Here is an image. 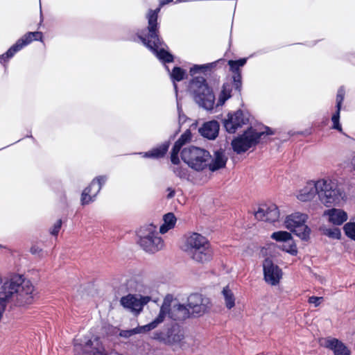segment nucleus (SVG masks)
Returning a JSON list of instances; mask_svg holds the SVG:
<instances>
[{
  "label": "nucleus",
  "mask_w": 355,
  "mask_h": 355,
  "mask_svg": "<svg viewBox=\"0 0 355 355\" xmlns=\"http://www.w3.org/2000/svg\"><path fill=\"white\" fill-rule=\"evenodd\" d=\"M324 347L332 350L334 355H350L347 347L337 338H329L325 340Z\"/></svg>",
  "instance_id": "obj_22"
},
{
  "label": "nucleus",
  "mask_w": 355,
  "mask_h": 355,
  "mask_svg": "<svg viewBox=\"0 0 355 355\" xmlns=\"http://www.w3.org/2000/svg\"><path fill=\"white\" fill-rule=\"evenodd\" d=\"M187 120V117L184 113L178 114V122L180 125L184 123Z\"/></svg>",
  "instance_id": "obj_48"
},
{
  "label": "nucleus",
  "mask_w": 355,
  "mask_h": 355,
  "mask_svg": "<svg viewBox=\"0 0 355 355\" xmlns=\"http://www.w3.org/2000/svg\"><path fill=\"white\" fill-rule=\"evenodd\" d=\"M164 223L167 224L169 227H174L176 223V217L174 214L172 212H169L164 216L163 218Z\"/></svg>",
  "instance_id": "obj_40"
},
{
  "label": "nucleus",
  "mask_w": 355,
  "mask_h": 355,
  "mask_svg": "<svg viewBox=\"0 0 355 355\" xmlns=\"http://www.w3.org/2000/svg\"><path fill=\"white\" fill-rule=\"evenodd\" d=\"M156 226L150 224L141 227L137 232L139 244L141 248L148 253H155L162 249L164 241L159 236Z\"/></svg>",
  "instance_id": "obj_9"
},
{
  "label": "nucleus",
  "mask_w": 355,
  "mask_h": 355,
  "mask_svg": "<svg viewBox=\"0 0 355 355\" xmlns=\"http://www.w3.org/2000/svg\"><path fill=\"white\" fill-rule=\"evenodd\" d=\"M322 300V297H321L311 296L309 298V302L313 304L315 306H318L321 303Z\"/></svg>",
  "instance_id": "obj_44"
},
{
  "label": "nucleus",
  "mask_w": 355,
  "mask_h": 355,
  "mask_svg": "<svg viewBox=\"0 0 355 355\" xmlns=\"http://www.w3.org/2000/svg\"><path fill=\"white\" fill-rule=\"evenodd\" d=\"M191 139V132L189 129L187 130L176 141V142L179 143L182 146L187 143L189 142Z\"/></svg>",
  "instance_id": "obj_41"
},
{
  "label": "nucleus",
  "mask_w": 355,
  "mask_h": 355,
  "mask_svg": "<svg viewBox=\"0 0 355 355\" xmlns=\"http://www.w3.org/2000/svg\"><path fill=\"white\" fill-rule=\"evenodd\" d=\"M340 110H336L335 112L331 116V121L333 123L332 128L342 132L343 129L340 123Z\"/></svg>",
  "instance_id": "obj_39"
},
{
  "label": "nucleus",
  "mask_w": 355,
  "mask_h": 355,
  "mask_svg": "<svg viewBox=\"0 0 355 355\" xmlns=\"http://www.w3.org/2000/svg\"><path fill=\"white\" fill-rule=\"evenodd\" d=\"M282 250L293 256H295L297 254V248L293 239H291V241L284 243L282 246Z\"/></svg>",
  "instance_id": "obj_36"
},
{
  "label": "nucleus",
  "mask_w": 355,
  "mask_h": 355,
  "mask_svg": "<svg viewBox=\"0 0 355 355\" xmlns=\"http://www.w3.org/2000/svg\"><path fill=\"white\" fill-rule=\"evenodd\" d=\"M343 230L347 237L355 241V223H347L343 227Z\"/></svg>",
  "instance_id": "obj_38"
},
{
  "label": "nucleus",
  "mask_w": 355,
  "mask_h": 355,
  "mask_svg": "<svg viewBox=\"0 0 355 355\" xmlns=\"http://www.w3.org/2000/svg\"><path fill=\"white\" fill-rule=\"evenodd\" d=\"M209 300L199 293H192L187 299V309L191 315L199 317L205 314L209 309Z\"/></svg>",
  "instance_id": "obj_14"
},
{
  "label": "nucleus",
  "mask_w": 355,
  "mask_h": 355,
  "mask_svg": "<svg viewBox=\"0 0 355 355\" xmlns=\"http://www.w3.org/2000/svg\"><path fill=\"white\" fill-rule=\"evenodd\" d=\"M320 232L329 238L334 239H340L341 237V232L338 227L328 228L325 226H321L319 228Z\"/></svg>",
  "instance_id": "obj_33"
},
{
  "label": "nucleus",
  "mask_w": 355,
  "mask_h": 355,
  "mask_svg": "<svg viewBox=\"0 0 355 355\" xmlns=\"http://www.w3.org/2000/svg\"><path fill=\"white\" fill-rule=\"evenodd\" d=\"M152 338L167 345H174L180 344L184 338V335L181 327L173 323L166 326L162 331H155Z\"/></svg>",
  "instance_id": "obj_10"
},
{
  "label": "nucleus",
  "mask_w": 355,
  "mask_h": 355,
  "mask_svg": "<svg viewBox=\"0 0 355 355\" xmlns=\"http://www.w3.org/2000/svg\"><path fill=\"white\" fill-rule=\"evenodd\" d=\"M263 271L266 282L272 286L279 284L282 275V270L270 258H266L263 260Z\"/></svg>",
  "instance_id": "obj_16"
},
{
  "label": "nucleus",
  "mask_w": 355,
  "mask_h": 355,
  "mask_svg": "<svg viewBox=\"0 0 355 355\" xmlns=\"http://www.w3.org/2000/svg\"><path fill=\"white\" fill-rule=\"evenodd\" d=\"M257 219L269 223H275L279 218V211L275 204L261 205L254 213Z\"/></svg>",
  "instance_id": "obj_17"
},
{
  "label": "nucleus",
  "mask_w": 355,
  "mask_h": 355,
  "mask_svg": "<svg viewBox=\"0 0 355 355\" xmlns=\"http://www.w3.org/2000/svg\"><path fill=\"white\" fill-rule=\"evenodd\" d=\"M42 33L40 31L28 32L26 33L23 37L19 38L15 44L11 46L5 53L0 55V63H6L17 52L19 51L24 46H27L33 41H42Z\"/></svg>",
  "instance_id": "obj_11"
},
{
  "label": "nucleus",
  "mask_w": 355,
  "mask_h": 355,
  "mask_svg": "<svg viewBox=\"0 0 355 355\" xmlns=\"http://www.w3.org/2000/svg\"><path fill=\"white\" fill-rule=\"evenodd\" d=\"M189 89L193 94L195 102L207 110L214 109L215 95L202 76H196L189 82Z\"/></svg>",
  "instance_id": "obj_4"
},
{
  "label": "nucleus",
  "mask_w": 355,
  "mask_h": 355,
  "mask_svg": "<svg viewBox=\"0 0 355 355\" xmlns=\"http://www.w3.org/2000/svg\"><path fill=\"white\" fill-rule=\"evenodd\" d=\"M74 351L75 355H121L115 352L107 354L98 337L87 340L84 344H76Z\"/></svg>",
  "instance_id": "obj_12"
},
{
  "label": "nucleus",
  "mask_w": 355,
  "mask_h": 355,
  "mask_svg": "<svg viewBox=\"0 0 355 355\" xmlns=\"http://www.w3.org/2000/svg\"><path fill=\"white\" fill-rule=\"evenodd\" d=\"M234 90V83L232 78L223 84L220 93L218 96L217 105H223L226 101L232 97V92Z\"/></svg>",
  "instance_id": "obj_27"
},
{
  "label": "nucleus",
  "mask_w": 355,
  "mask_h": 355,
  "mask_svg": "<svg viewBox=\"0 0 355 355\" xmlns=\"http://www.w3.org/2000/svg\"><path fill=\"white\" fill-rule=\"evenodd\" d=\"M2 282H3L2 277H1V276L0 275V285L2 284Z\"/></svg>",
  "instance_id": "obj_56"
},
{
  "label": "nucleus",
  "mask_w": 355,
  "mask_h": 355,
  "mask_svg": "<svg viewBox=\"0 0 355 355\" xmlns=\"http://www.w3.org/2000/svg\"><path fill=\"white\" fill-rule=\"evenodd\" d=\"M184 250L193 260L200 263L210 261L213 256V250L208 240L195 232L187 236Z\"/></svg>",
  "instance_id": "obj_3"
},
{
  "label": "nucleus",
  "mask_w": 355,
  "mask_h": 355,
  "mask_svg": "<svg viewBox=\"0 0 355 355\" xmlns=\"http://www.w3.org/2000/svg\"><path fill=\"white\" fill-rule=\"evenodd\" d=\"M172 300L171 295H167L164 297L158 315L152 321L155 329L164 321L166 316L173 321H184L191 316L189 309L186 306L181 304L171 306Z\"/></svg>",
  "instance_id": "obj_5"
},
{
  "label": "nucleus",
  "mask_w": 355,
  "mask_h": 355,
  "mask_svg": "<svg viewBox=\"0 0 355 355\" xmlns=\"http://www.w3.org/2000/svg\"><path fill=\"white\" fill-rule=\"evenodd\" d=\"M352 164H353V168L355 170V156H354V158L353 159Z\"/></svg>",
  "instance_id": "obj_54"
},
{
  "label": "nucleus",
  "mask_w": 355,
  "mask_h": 355,
  "mask_svg": "<svg viewBox=\"0 0 355 355\" xmlns=\"http://www.w3.org/2000/svg\"><path fill=\"white\" fill-rule=\"evenodd\" d=\"M107 177L106 175H100L95 178L92 182L90 186L93 188L96 194H98L102 189L103 184L106 182Z\"/></svg>",
  "instance_id": "obj_35"
},
{
  "label": "nucleus",
  "mask_w": 355,
  "mask_h": 355,
  "mask_svg": "<svg viewBox=\"0 0 355 355\" xmlns=\"http://www.w3.org/2000/svg\"><path fill=\"white\" fill-rule=\"evenodd\" d=\"M187 1H190V0H176L175 3H178L180 2H187Z\"/></svg>",
  "instance_id": "obj_53"
},
{
  "label": "nucleus",
  "mask_w": 355,
  "mask_h": 355,
  "mask_svg": "<svg viewBox=\"0 0 355 355\" xmlns=\"http://www.w3.org/2000/svg\"><path fill=\"white\" fill-rule=\"evenodd\" d=\"M27 137H30V138H32L33 139H34V138L33 137L32 135H27Z\"/></svg>",
  "instance_id": "obj_55"
},
{
  "label": "nucleus",
  "mask_w": 355,
  "mask_h": 355,
  "mask_svg": "<svg viewBox=\"0 0 355 355\" xmlns=\"http://www.w3.org/2000/svg\"><path fill=\"white\" fill-rule=\"evenodd\" d=\"M345 95V90L343 86L338 88L336 97V110H340Z\"/></svg>",
  "instance_id": "obj_37"
},
{
  "label": "nucleus",
  "mask_w": 355,
  "mask_h": 355,
  "mask_svg": "<svg viewBox=\"0 0 355 355\" xmlns=\"http://www.w3.org/2000/svg\"><path fill=\"white\" fill-rule=\"evenodd\" d=\"M170 146V141H165L148 152H141L137 154L144 158L159 159L164 157Z\"/></svg>",
  "instance_id": "obj_24"
},
{
  "label": "nucleus",
  "mask_w": 355,
  "mask_h": 355,
  "mask_svg": "<svg viewBox=\"0 0 355 355\" xmlns=\"http://www.w3.org/2000/svg\"><path fill=\"white\" fill-rule=\"evenodd\" d=\"M303 241H308L310 238L311 229L306 225H298L290 230Z\"/></svg>",
  "instance_id": "obj_31"
},
{
  "label": "nucleus",
  "mask_w": 355,
  "mask_h": 355,
  "mask_svg": "<svg viewBox=\"0 0 355 355\" xmlns=\"http://www.w3.org/2000/svg\"><path fill=\"white\" fill-rule=\"evenodd\" d=\"M166 69L169 72L171 80L173 83V87L176 96H178V85L175 82H180L184 79L186 71L180 67H174L172 71L170 72L169 68L166 66Z\"/></svg>",
  "instance_id": "obj_29"
},
{
  "label": "nucleus",
  "mask_w": 355,
  "mask_h": 355,
  "mask_svg": "<svg viewBox=\"0 0 355 355\" xmlns=\"http://www.w3.org/2000/svg\"><path fill=\"white\" fill-rule=\"evenodd\" d=\"M182 148V146L175 141V143L174 144V145L172 148L171 155H178Z\"/></svg>",
  "instance_id": "obj_45"
},
{
  "label": "nucleus",
  "mask_w": 355,
  "mask_h": 355,
  "mask_svg": "<svg viewBox=\"0 0 355 355\" xmlns=\"http://www.w3.org/2000/svg\"><path fill=\"white\" fill-rule=\"evenodd\" d=\"M225 59H219L210 63L204 64H194L190 68L189 73L191 76L200 73L206 74L207 71H211L218 67H222L225 64Z\"/></svg>",
  "instance_id": "obj_20"
},
{
  "label": "nucleus",
  "mask_w": 355,
  "mask_h": 355,
  "mask_svg": "<svg viewBox=\"0 0 355 355\" xmlns=\"http://www.w3.org/2000/svg\"><path fill=\"white\" fill-rule=\"evenodd\" d=\"M173 172L176 176L179 177L181 179L189 178V173L187 168L178 166L173 169Z\"/></svg>",
  "instance_id": "obj_42"
},
{
  "label": "nucleus",
  "mask_w": 355,
  "mask_h": 355,
  "mask_svg": "<svg viewBox=\"0 0 355 355\" xmlns=\"http://www.w3.org/2000/svg\"><path fill=\"white\" fill-rule=\"evenodd\" d=\"M318 180L309 181L306 185L300 191V193L297 196L298 200L302 202L311 200L316 195L318 196Z\"/></svg>",
  "instance_id": "obj_19"
},
{
  "label": "nucleus",
  "mask_w": 355,
  "mask_h": 355,
  "mask_svg": "<svg viewBox=\"0 0 355 355\" xmlns=\"http://www.w3.org/2000/svg\"><path fill=\"white\" fill-rule=\"evenodd\" d=\"M270 237L271 239L275 240L276 241L284 243L291 241L292 239L291 234L286 231L275 232L271 234Z\"/></svg>",
  "instance_id": "obj_34"
},
{
  "label": "nucleus",
  "mask_w": 355,
  "mask_h": 355,
  "mask_svg": "<svg viewBox=\"0 0 355 355\" xmlns=\"http://www.w3.org/2000/svg\"><path fill=\"white\" fill-rule=\"evenodd\" d=\"M171 161L173 164H178L180 159L178 155H171Z\"/></svg>",
  "instance_id": "obj_50"
},
{
  "label": "nucleus",
  "mask_w": 355,
  "mask_h": 355,
  "mask_svg": "<svg viewBox=\"0 0 355 355\" xmlns=\"http://www.w3.org/2000/svg\"><path fill=\"white\" fill-rule=\"evenodd\" d=\"M173 227H169V226L164 223L159 227V232L161 234H165L169 230L172 229Z\"/></svg>",
  "instance_id": "obj_46"
},
{
  "label": "nucleus",
  "mask_w": 355,
  "mask_h": 355,
  "mask_svg": "<svg viewBox=\"0 0 355 355\" xmlns=\"http://www.w3.org/2000/svg\"><path fill=\"white\" fill-rule=\"evenodd\" d=\"M219 128L218 122L214 120L205 122L198 131L203 137L213 140L217 137Z\"/></svg>",
  "instance_id": "obj_21"
},
{
  "label": "nucleus",
  "mask_w": 355,
  "mask_h": 355,
  "mask_svg": "<svg viewBox=\"0 0 355 355\" xmlns=\"http://www.w3.org/2000/svg\"><path fill=\"white\" fill-rule=\"evenodd\" d=\"M167 191H168V194H167L166 197L168 199H171L174 197L175 192L173 189H172L171 187H168L167 189Z\"/></svg>",
  "instance_id": "obj_49"
},
{
  "label": "nucleus",
  "mask_w": 355,
  "mask_h": 355,
  "mask_svg": "<svg viewBox=\"0 0 355 355\" xmlns=\"http://www.w3.org/2000/svg\"><path fill=\"white\" fill-rule=\"evenodd\" d=\"M227 158L225 157L224 151L222 149L218 150L214 153V158L211 157L207 168L210 171H216L225 167Z\"/></svg>",
  "instance_id": "obj_25"
},
{
  "label": "nucleus",
  "mask_w": 355,
  "mask_h": 355,
  "mask_svg": "<svg viewBox=\"0 0 355 355\" xmlns=\"http://www.w3.org/2000/svg\"><path fill=\"white\" fill-rule=\"evenodd\" d=\"M324 215L327 216L329 221L335 225H340L347 220V214L340 209H327L324 211Z\"/></svg>",
  "instance_id": "obj_23"
},
{
  "label": "nucleus",
  "mask_w": 355,
  "mask_h": 355,
  "mask_svg": "<svg viewBox=\"0 0 355 355\" xmlns=\"http://www.w3.org/2000/svg\"><path fill=\"white\" fill-rule=\"evenodd\" d=\"M249 123V114L241 110L233 114H228L227 118L223 121V125L227 132L234 133L238 128Z\"/></svg>",
  "instance_id": "obj_15"
},
{
  "label": "nucleus",
  "mask_w": 355,
  "mask_h": 355,
  "mask_svg": "<svg viewBox=\"0 0 355 355\" xmlns=\"http://www.w3.org/2000/svg\"><path fill=\"white\" fill-rule=\"evenodd\" d=\"M36 293L29 279L21 275H12L3 282L0 291V312L3 313L8 304L15 306L31 304Z\"/></svg>",
  "instance_id": "obj_1"
},
{
  "label": "nucleus",
  "mask_w": 355,
  "mask_h": 355,
  "mask_svg": "<svg viewBox=\"0 0 355 355\" xmlns=\"http://www.w3.org/2000/svg\"><path fill=\"white\" fill-rule=\"evenodd\" d=\"M308 216L305 214L300 212L293 213L288 216L284 221L285 227L291 230L298 225H305Z\"/></svg>",
  "instance_id": "obj_26"
},
{
  "label": "nucleus",
  "mask_w": 355,
  "mask_h": 355,
  "mask_svg": "<svg viewBox=\"0 0 355 355\" xmlns=\"http://www.w3.org/2000/svg\"><path fill=\"white\" fill-rule=\"evenodd\" d=\"M160 8L150 9L146 15L148 26L137 32V35L141 43L150 50L163 64L174 61V56L167 50L168 46L159 34V24L157 21Z\"/></svg>",
  "instance_id": "obj_2"
},
{
  "label": "nucleus",
  "mask_w": 355,
  "mask_h": 355,
  "mask_svg": "<svg viewBox=\"0 0 355 355\" xmlns=\"http://www.w3.org/2000/svg\"><path fill=\"white\" fill-rule=\"evenodd\" d=\"M173 1V0H160L159 1V6H163L167 3H169L170 2Z\"/></svg>",
  "instance_id": "obj_52"
},
{
  "label": "nucleus",
  "mask_w": 355,
  "mask_h": 355,
  "mask_svg": "<svg viewBox=\"0 0 355 355\" xmlns=\"http://www.w3.org/2000/svg\"><path fill=\"white\" fill-rule=\"evenodd\" d=\"M153 324L154 323L150 322L146 325L138 326L136 328H133L131 329L121 330L119 335V336H121L122 338H129L135 334L149 332V331L155 329Z\"/></svg>",
  "instance_id": "obj_28"
},
{
  "label": "nucleus",
  "mask_w": 355,
  "mask_h": 355,
  "mask_svg": "<svg viewBox=\"0 0 355 355\" xmlns=\"http://www.w3.org/2000/svg\"><path fill=\"white\" fill-rule=\"evenodd\" d=\"M176 97H177V109H178V113L179 114L183 113V111H182V105L180 103V101H179V100L178 98V96H176Z\"/></svg>",
  "instance_id": "obj_51"
},
{
  "label": "nucleus",
  "mask_w": 355,
  "mask_h": 355,
  "mask_svg": "<svg viewBox=\"0 0 355 355\" xmlns=\"http://www.w3.org/2000/svg\"><path fill=\"white\" fill-rule=\"evenodd\" d=\"M265 129V131L258 132L252 127L248 128L242 135L232 141V149L237 154L245 153L251 147L258 144L263 136L274 134L273 130L269 127H266Z\"/></svg>",
  "instance_id": "obj_7"
},
{
  "label": "nucleus",
  "mask_w": 355,
  "mask_h": 355,
  "mask_svg": "<svg viewBox=\"0 0 355 355\" xmlns=\"http://www.w3.org/2000/svg\"><path fill=\"white\" fill-rule=\"evenodd\" d=\"M151 300L150 296H143L141 295L128 294L123 296L120 300L121 305L126 310L130 311L135 315H139Z\"/></svg>",
  "instance_id": "obj_13"
},
{
  "label": "nucleus",
  "mask_w": 355,
  "mask_h": 355,
  "mask_svg": "<svg viewBox=\"0 0 355 355\" xmlns=\"http://www.w3.org/2000/svg\"><path fill=\"white\" fill-rule=\"evenodd\" d=\"M318 198L326 207L336 204L342 198L344 191L338 180L325 177L318 180Z\"/></svg>",
  "instance_id": "obj_6"
},
{
  "label": "nucleus",
  "mask_w": 355,
  "mask_h": 355,
  "mask_svg": "<svg viewBox=\"0 0 355 355\" xmlns=\"http://www.w3.org/2000/svg\"><path fill=\"white\" fill-rule=\"evenodd\" d=\"M181 158L193 170L202 171L207 168L211 161V155L208 150L191 146L182 149Z\"/></svg>",
  "instance_id": "obj_8"
},
{
  "label": "nucleus",
  "mask_w": 355,
  "mask_h": 355,
  "mask_svg": "<svg viewBox=\"0 0 355 355\" xmlns=\"http://www.w3.org/2000/svg\"><path fill=\"white\" fill-rule=\"evenodd\" d=\"M246 62L247 58H245L236 60H230L227 62L230 66V70L233 73L231 78H232L234 83V91L239 94H241L242 89V75L240 68L243 67Z\"/></svg>",
  "instance_id": "obj_18"
},
{
  "label": "nucleus",
  "mask_w": 355,
  "mask_h": 355,
  "mask_svg": "<svg viewBox=\"0 0 355 355\" xmlns=\"http://www.w3.org/2000/svg\"><path fill=\"white\" fill-rule=\"evenodd\" d=\"M33 254H39L42 252V249L37 245H33L30 250Z\"/></svg>",
  "instance_id": "obj_47"
},
{
  "label": "nucleus",
  "mask_w": 355,
  "mask_h": 355,
  "mask_svg": "<svg viewBox=\"0 0 355 355\" xmlns=\"http://www.w3.org/2000/svg\"><path fill=\"white\" fill-rule=\"evenodd\" d=\"M62 226V220L59 219L56 221V223L54 224L53 228L51 230V234L53 236H56L58 234V232H60V230Z\"/></svg>",
  "instance_id": "obj_43"
},
{
  "label": "nucleus",
  "mask_w": 355,
  "mask_h": 355,
  "mask_svg": "<svg viewBox=\"0 0 355 355\" xmlns=\"http://www.w3.org/2000/svg\"><path fill=\"white\" fill-rule=\"evenodd\" d=\"M97 195L98 194L95 193L93 188L89 185L82 192L80 198L81 205L85 206L92 202H94Z\"/></svg>",
  "instance_id": "obj_30"
},
{
  "label": "nucleus",
  "mask_w": 355,
  "mask_h": 355,
  "mask_svg": "<svg viewBox=\"0 0 355 355\" xmlns=\"http://www.w3.org/2000/svg\"><path fill=\"white\" fill-rule=\"evenodd\" d=\"M222 294L225 300V306L228 309H232L235 306V297L233 292L228 286L223 288Z\"/></svg>",
  "instance_id": "obj_32"
}]
</instances>
